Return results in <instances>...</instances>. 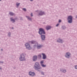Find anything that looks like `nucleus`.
<instances>
[{
    "mask_svg": "<svg viewBox=\"0 0 77 77\" xmlns=\"http://www.w3.org/2000/svg\"><path fill=\"white\" fill-rule=\"evenodd\" d=\"M34 66L35 68V69H41V68L39 66V64L38 63L36 62L35 63Z\"/></svg>",
    "mask_w": 77,
    "mask_h": 77,
    "instance_id": "f257e3e1",
    "label": "nucleus"
},
{
    "mask_svg": "<svg viewBox=\"0 0 77 77\" xmlns=\"http://www.w3.org/2000/svg\"><path fill=\"white\" fill-rule=\"evenodd\" d=\"M19 59L21 61H23L24 60H26V59L25 58V56H24V54H22L20 55V57Z\"/></svg>",
    "mask_w": 77,
    "mask_h": 77,
    "instance_id": "f03ea898",
    "label": "nucleus"
},
{
    "mask_svg": "<svg viewBox=\"0 0 77 77\" xmlns=\"http://www.w3.org/2000/svg\"><path fill=\"white\" fill-rule=\"evenodd\" d=\"M39 33L40 35H42V34H45V31H44V30L42 28H40L39 29Z\"/></svg>",
    "mask_w": 77,
    "mask_h": 77,
    "instance_id": "7ed1b4c3",
    "label": "nucleus"
},
{
    "mask_svg": "<svg viewBox=\"0 0 77 77\" xmlns=\"http://www.w3.org/2000/svg\"><path fill=\"white\" fill-rule=\"evenodd\" d=\"M72 16H70L68 17V23H72Z\"/></svg>",
    "mask_w": 77,
    "mask_h": 77,
    "instance_id": "20e7f679",
    "label": "nucleus"
},
{
    "mask_svg": "<svg viewBox=\"0 0 77 77\" xmlns=\"http://www.w3.org/2000/svg\"><path fill=\"white\" fill-rule=\"evenodd\" d=\"M25 45L27 49L28 50H31L32 49V48L30 46V45L28 43H26Z\"/></svg>",
    "mask_w": 77,
    "mask_h": 77,
    "instance_id": "39448f33",
    "label": "nucleus"
},
{
    "mask_svg": "<svg viewBox=\"0 0 77 77\" xmlns=\"http://www.w3.org/2000/svg\"><path fill=\"white\" fill-rule=\"evenodd\" d=\"M35 45V46H37V48H38V49H39V48H41L42 47V46L40 45H38V43H36Z\"/></svg>",
    "mask_w": 77,
    "mask_h": 77,
    "instance_id": "423d86ee",
    "label": "nucleus"
},
{
    "mask_svg": "<svg viewBox=\"0 0 77 77\" xmlns=\"http://www.w3.org/2000/svg\"><path fill=\"white\" fill-rule=\"evenodd\" d=\"M51 28V26H46L45 29L46 30H50Z\"/></svg>",
    "mask_w": 77,
    "mask_h": 77,
    "instance_id": "0eeeda50",
    "label": "nucleus"
},
{
    "mask_svg": "<svg viewBox=\"0 0 77 77\" xmlns=\"http://www.w3.org/2000/svg\"><path fill=\"white\" fill-rule=\"evenodd\" d=\"M29 74L30 75H32V76H34V75H35V73L34 72H29Z\"/></svg>",
    "mask_w": 77,
    "mask_h": 77,
    "instance_id": "6e6552de",
    "label": "nucleus"
},
{
    "mask_svg": "<svg viewBox=\"0 0 77 77\" xmlns=\"http://www.w3.org/2000/svg\"><path fill=\"white\" fill-rule=\"evenodd\" d=\"M70 55H71V54H70V53H67L66 55V57H69Z\"/></svg>",
    "mask_w": 77,
    "mask_h": 77,
    "instance_id": "1a4fd4ad",
    "label": "nucleus"
},
{
    "mask_svg": "<svg viewBox=\"0 0 77 77\" xmlns=\"http://www.w3.org/2000/svg\"><path fill=\"white\" fill-rule=\"evenodd\" d=\"M37 60V56H35L33 57V61H35Z\"/></svg>",
    "mask_w": 77,
    "mask_h": 77,
    "instance_id": "9d476101",
    "label": "nucleus"
},
{
    "mask_svg": "<svg viewBox=\"0 0 77 77\" xmlns=\"http://www.w3.org/2000/svg\"><path fill=\"white\" fill-rule=\"evenodd\" d=\"M42 55H43V59H46V55L44 54H42Z\"/></svg>",
    "mask_w": 77,
    "mask_h": 77,
    "instance_id": "9b49d317",
    "label": "nucleus"
},
{
    "mask_svg": "<svg viewBox=\"0 0 77 77\" xmlns=\"http://www.w3.org/2000/svg\"><path fill=\"white\" fill-rule=\"evenodd\" d=\"M44 12H42V11H40V13H39V15H44Z\"/></svg>",
    "mask_w": 77,
    "mask_h": 77,
    "instance_id": "f8f14e48",
    "label": "nucleus"
},
{
    "mask_svg": "<svg viewBox=\"0 0 77 77\" xmlns=\"http://www.w3.org/2000/svg\"><path fill=\"white\" fill-rule=\"evenodd\" d=\"M41 37L43 40H44V39H45V37L43 35H41Z\"/></svg>",
    "mask_w": 77,
    "mask_h": 77,
    "instance_id": "ddd939ff",
    "label": "nucleus"
},
{
    "mask_svg": "<svg viewBox=\"0 0 77 77\" xmlns=\"http://www.w3.org/2000/svg\"><path fill=\"white\" fill-rule=\"evenodd\" d=\"M57 42H60L61 43L62 42V40L60 39H59L58 40H57Z\"/></svg>",
    "mask_w": 77,
    "mask_h": 77,
    "instance_id": "4468645a",
    "label": "nucleus"
},
{
    "mask_svg": "<svg viewBox=\"0 0 77 77\" xmlns=\"http://www.w3.org/2000/svg\"><path fill=\"white\" fill-rule=\"evenodd\" d=\"M36 42H35L33 41H32L30 42L31 44H35V43H36Z\"/></svg>",
    "mask_w": 77,
    "mask_h": 77,
    "instance_id": "2eb2a0df",
    "label": "nucleus"
},
{
    "mask_svg": "<svg viewBox=\"0 0 77 77\" xmlns=\"http://www.w3.org/2000/svg\"><path fill=\"white\" fill-rule=\"evenodd\" d=\"M9 14L10 15H12V16H13V15H14V13H13L11 12H10L9 13Z\"/></svg>",
    "mask_w": 77,
    "mask_h": 77,
    "instance_id": "dca6fc26",
    "label": "nucleus"
},
{
    "mask_svg": "<svg viewBox=\"0 0 77 77\" xmlns=\"http://www.w3.org/2000/svg\"><path fill=\"white\" fill-rule=\"evenodd\" d=\"M26 18H27L28 20H32V19L30 18V17L29 16H26Z\"/></svg>",
    "mask_w": 77,
    "mask_h": 77,
    "instance_id": "f3484780",
    "label": "nucleus"
},
{
    "mask_svg": "<svg viewBox=\"0 0 77 77\" xmlns=\"http://www.w3.org/2000/svg\"><path fill=\"white\" fill-rule=\"evenodd\" d=\"M11 21H13V23H14V22H15V20H14L12 18H11Z\"/></svg>",
    "mask_w": 77,
    "mask_h": 77,
    "instance_id": "a211bd4d",
    "label": "nucleus"
},
{
    "mask_svg": "<svg viewBox=\"0 0 77 77\" xmlns=\"http://www.w3.org/2000/svg\"><path fill=\"white\" fill-rule=\"evenodd\" d=\"M38 57L40 59V58H41V54H39L38 55Z\"/></svg>",
    "mask_w": 77,
    "mask_h": 77,
    "instance_id": "6ab92c4d",
    "label": "nucleus"
},
{
    "mask_svg": "<svg viewBox=\"0 0 77 77\" xmlns=\"http://www.w3.org/2000/svg\"><path fill=\"white\" fill-rule=\"evenodd\" d=\"M41 65L43 67H45L46 66V65H44L43 64H42Z\"/></svg>",
    "mask_w": 77,
    "mask_h": 77,
    "instance_id": "aec40b11",
    "label": "nucleus"
},
{
    "mask_svg": "<svg viewBox=\"0 0 77 77\" xmlns=\"http://www.w3.org/2000/svg\"><path fill=\"white\" fill-rule=\"evenodd\" d=\"M43 63H44V61H41V65H42V64H43Z\"/></svg>",
    "mask_w": 77,
    "mask_h": 77,
    "instance_id": "412c9836",
    "label": "nucleus"
},
{
    "mask_svg": "<svg viewBox=\"0 0 77 77\" xmlns=\"http://www.w3.org/2000/svg\"><path fill=\"white\" fill-rule=\"evenodd\" d=\"M20 3H19L18 4V3H17L16 4V5L17 6H19V5H20Z\"/></svg>",
    "mask_w": 77,
    "mask_h": 77,
    "instance_id": "4be33fe9",
    "label": "nucleus"
},
{
    "mask_svg": "<svg viewBox=\"0 0 77 77\" xmlns=\"http://www.w3.org/2000/svg\"><path fill=\"white\" fill-rule=\"evenodd\" d=\"M23 10L24 11H26V8H23Z\"/></svg>",
    "mask_w": 77,
    "mask_h": 77,
    "instance_id": "5701e85b",
    "label": "nucleus"
},
{
    "mask_svg": "<svg viewBox=\"0 0 77 77\" xmlns=\"http://www.w3.org/2000/svg\"><path fill=\"white\" fill-rule=\"evenodd\" d=\"M63 72H66V70H64L63 71Z\"/></svg>",
    "mask_w": 77,
    "mask_h": 77,
    "instance_id": "b1692460",
    "label": "nucleus"
},
{
    "mask_svg": "<svg viewBox=\"0 0 77 77\" xmlns=\"http://www.w3.org/2000/svg\"><path fill=\"white\" fill-rule=\"evenodd\" d=\"M59 24H57V25H56V27H57V26H59Z\"/></svg>",
    "mask_w": 77,
    "mask_h": 77,
    "instance_id": "393cba45",
    "label": "nucleus"
},
{
    "mask_svg": "<svg viewBox=\"0 0 77 77\" xmlns=\"http://www.w3.org/2000/svg\"><path fill=\"white\" fill-rule=\"evenodd\" d=\"M66 27L65 26H64L63 28V29H66Z\"/></svg>",
    "mask_w": 77,
    "mask_h": 77,
    "instance_id": "a878e982",
    "label": "nucleus"
},
{
    "mask_svg": "<svg viewBox=\"0 0 77 77\" xmlns=\"http://www.w3.org/2000/svg\"><path fill=\"white\" fill-rule=\"evenodd\" d=\"M31 17H33V14H32V13H31Z\"/></svg>",
    "mask_w": 77,
    "mask_h": 77,
    "instance_id": "bb28decb",
    "label": "nucleus"
},
{
    "mask_svg": "<svg viewBox=\"0 0 77 77\" xmlns=\"http://www.w3.org/2000/svg\"><path fill=\"white\" fill-rule=\"evenodd\" d=\"M75 69H77V66H75Z\"/></svg>",
    "mask_w": 77,
    "mask_h": 77,
    "instance_id": "cd10ccee",
    "label": "nucleus"
},
{
    "mask_svg": "<svg viewBox=\"0 0 77 77\" xmlns=\"http://www.w3.org/2000/svg\"><path fill=\"white\" fill-rule=\"evenodd\" d=\"M42 75H44V73L43 72H42Z\"/></svg>",
    "mask_w": 77,
    "mask_h": 77,
    "instance_id": "c85d7f7f",
    "label": "nucleus"
},
{
    "mask_svg": "<svg viewBox=\"0 0 77 77\" xmlns=\"http://www.w3.org/2000/svg\"><path fill=\"white\" fill-rule=\"evenodd\" d=\"M59 23H60L61 22V20H59Z\"/></svg>",
    "mask_w": 77,
    "mask_h": 77,
    "instance_id": "c756f323",
    "label": "nucleus"
},
{
    "mask_svg": "<svg viewBox=\"0 0 77 77\" xmlns=\"http://www.w3.org/2000/svg\"><path fill=\"white\" fill-rule=\"evenodd\" d=\"M1 50L2 51H3V49H2Z\"/></svg>",
    "mask_w": 77,
    "mask_h": 77,
    "instance_id": "7c9ffc66",
    "label": "nucleus"
},
{
    "mask_svg": "<svg viewBox=\"0 0 77 77\" xmlns=\"http://www.w3.org/2000/svg\"><path fill=\"white\" fill-rule=\"evenodd\" d=\"M30 0V1H33V0Z\"/></svg>",
    "mask_w": 77,
    "mask_h": 77,
    "instance_id": "2f4dec72",
    "label": "nucleus"
},
{
    "mask_svg": "<svg viewBox=\"0 0 77 77\" xmlns=\"http://www.w3.org/2000/svg\"><path fill=\"white\" fill-rule=\"evenodd\" d=\"M76 18H77V16H76Z\"/></svg>",
    "mask_w": 77,
    "mask_h": 77,
    "instance_id": "473e14b6",
    "label": "nucleus"
},
{
    "mask_svg": "<svg viewBox=\"0 0 77 77\" xmlns=\"http://www.w3.org/2000/svg\"><path fill=\"white\" fill-rule=\"evenodd\" d=\"M0 69H1V68L0 67Z\"/></svg>",
    "mask_w": 77,
    "mask_h": 77,
    "instance_id": "72a5a7b5",
    "label": "nucleus"
},
{
    "mask_svg": "<svg viewBox=\"0 0 77 77\" xmlns=\"http://www.w3.org/2000/svg\"><path fill=\"white\" fill-rule=\"evenodd\" d=\"M1 0H0V1H1Z\"/></svg>",
    "mask_w": 77,
    "mask_h": 77,
    "instance_id": "f704fd0d",
    "label": "nucleus"
}]
</instances>
